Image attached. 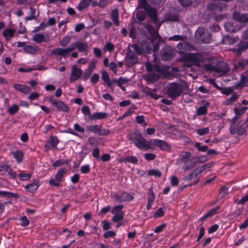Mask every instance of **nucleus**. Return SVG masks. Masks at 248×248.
Here are the masks:
<instances>
[{
	"instance_id": "obj_1",
	"label": "nucleus",
	"mask_w": 248,
	"mask_h": 248,
	"mask_svg": "<svg viewBox=\"0 0 248 248\" xmlns=\"http://www.w3.org/2000/svg\"><path fill=\"white\" fill-rule=\"evenodd\" d=\"M177 48L181 52L180 53L179 60L181 62H221L217 58L212 57L210 58L203 57L200 53H185V51H190L193 47L186 41H183L177 45Z\"/></svg>"
},
{
	"instance_id": "obj_2",
	"label": "nucleus",
	"mask_w": 248,
	"mask_h": 248,
	"mask_svg": "<svg viewBox=\"0 0 248 248\" xmlns=\"http://www.w3.org/2000/svg\"><path fill=\"white\" fill-rule=\"evenodd\" d=\"M129 140L140 149L146 151L152 148V142L150 141H147L138 130L134 131L133 136L129 138Z\"/></svg>"
},
{
	"instance_id": "obj_3",
	"label": "nucleus",
	"mask_w": 248,
	"mask_h": 248,
	"mask_svg": "<svg viewBox=\"0 0 248 248\" xmlns=\"http://www.w3.org/2000/svg\"><path fill=\"white\" fill-rule=\"evenodd\" d=\"M183 93V87L179 83L173 82L166 86V93L169 97L175 100L179 97Z\"/></svg>"
},
{
	"instance_id": "obj_4",
	"label": "nucleus",
	"mask_w": 248,
	"mask_h": 248,
	"mask_svg": "<svg viewBox=\"0 0 248 248\" xmlns=\"http://www.w3.org/2000/svg\"><path fill=\"white\" fill-rule=\"evenodd\" d=\"M202 63L205 70L207 72L214 71L224 74L227 73L230 69L228 63H216V65L215 66L212 65L211 63Z\"/></svg>"
},
{
	"instance_id": "obj_5",
	"label": "nucleus",
	"mask_w": 248,
	"mask_h": 248,
	"mask_svg": "<svg viewBox=\"0 0 248 248\" xmlns=\"http://www.w3.org/2000/svg\"><path fill=\"white\" fill-rule=\"evenodd\" d=\"M146 70L149 72L155 71L161 75H163L164 78H166L170 74V72L167 70L170 68V66L166 65H161L160 63H155L154 65L152 63H145Z\"/></svg>"
},
{
	"instance_id": "obj_6",
	"label": "nucleus",
	"mask_w": 248,
	"mask_h": 248,
	"mask_svg": "<svg viewBox=\"0 0 248 248\" xmlns=\"http://www.w3.org/2000/svg\"><path fill=\"white\" fill-rule=\"evenodd\" d=\"M143 9L148 13L151 20L156 23L157 21L156 11L155 8L151 7L147 2L146 0H138L137 9Z\"/></svg>"
},
{
	"instance_id": "obj_7",
	"label": "nucleus",
	"mask_w": 248,
	"mask_h": 248,
	"mask_svg": "<svg viewBox=\"0 0 248 248\" xmlns=\"http://www.w3.org/2000/svg\"><path fill=\"white\" fill-rule=\"evenodd\" d=\"M248 126L245 122L240 121L233 125L230 126L229 132L231 135L237 134L238 136H242L246 134Z\"/></svg>"
},
{
	"instance_id": "obj_8",
	"label": "nucleus",
	"mask_w": 248,
	"mask_h": 248,
	"mask_svg": "<svg viewBox=\"0 0 248 248\" xmlns=\"http://www.w3.org/2000/svg\"><path fill=\"white\" fill-rule=\"evenodd\" d=\"M86 128L87 131L91 132L101 136H107L110 133V131L108 129L102 128L101 125L94 124L87 125Z\"/></svg>"
},
{
	"instance_id": "obj_9",
	"label": "nucleus",
	"mask_w": 248,
	"mask_h": 248,
	"mask_svg": "<svg viewBox=\"0 0 248 248\" xmlns=\"http://www.w3.org/2000/svg\"><path fill=\"white\" fill-rule=\"evenodd\" d=\"M195 37L203 43H209L211 39L210 34L203 28H199L195 32Z\"/></svg>"
},
{
	"instance_id": "obj_10",
	"label": "nucleus",
	"mask_w": 248,
	"mask_h": 248,
	"mask_svg": "<svg viewBox=\"0 0 248 248\" xmlns=\"http://www.w3.org/2000/svg\"><path fill=\"white\" fill-rule=\"evenodd\" d=\"M208 9L211 11L219 12L227 9V5L220 0H214L207 4Z\"/></svg>"
},
{
	"instance_id": "obj_11",
	"label": "nucleus",
	"mask_w": 248,
	"mask_h": 248,
	"mask_svg": "<svg viewBox=\"0 0 248 248\" xmlns=\"http://www.w3.org/2000/svg\"><path fill=\"white\" fill-rule=\"evenodd\" d=\"M111 198L119 202H130L134 199L133 195L130 193L125 191L115 193L111 196Z\"/></svg>"
},
{
	"instance_id": "obj_12",
	"label": "nucleus",
	"mask_w": 248,
	"mask_h": 248,
	"mask_svg": "<svg viewBox=\"0 0 248 248\" xmlns=\"http://www.w3.org/2000/svg\"><path fill=\"white\" fill-rule=\"evenodd\" d=\"M48 100L58 111L64 112H69V108L62 101L54 98L53 96H50L48 98Z\"/></svg>"
},
{
	"instance_id": "obj_13",
	"label": "nucleus",
	"mask_w": 248,
	"mask_h": 248,
	"mask_svg": "<svg viewBox=\"0 0 248 248\" xmlns=\"http://www.w3.org/2000/svg\"><path fill=\"white\" fill-rule=\"evenodd\" d=\"M66 171L65 168L60 169L55 175V179L51 178L49 180V185L55 187H59L60 186V182L62 181V178Z\"/></svg>"
},
{
	"instance_id": "obj_14",
	"label": "nucleus",
	"mask_w": 248,
	"mask_h": 248,
	"mask_svg": "<svg viewBox=\"0 0 248 248\" xmlns=\"http://www.w3.org/2000/svg\"><path fill=\"white\" fill-rule=\"evenodd\" d=\"M176 50L170 46H165L161 50V56L163 61H170L173 57Z\"/></svg>"
},
{
	"instance_id": "obj_15",
	"label": "nucleus",
	"mask_w": 248,
	"mask_h": 248,
	"mask_svg": "<svg viewBox=\"0 0 248 248\" xmlns=\"http://www.w3.org/2000/svg\"><path fill=\"white\" fill-rule=\"evenodd\" d=\"M75 45H71L70 47L66 48H57L53 49L51 53L54 55L65 57L69 55L70 52L75 49Z\"/></svg>"
},
{
	"instance_id": "obj_16",
	"label": "nucleus",
	"mask_w": 248,
	"mask_h": 248,
	"mask_svg": "<svg viewBox=\"0 0 248 248\" xmlns=\"http://www.w3.org/2000/svg\"><path fill=\"white\" fill-rule=\"evenodd\" d=\"M60 142V140L56 136H51L49 138V140L46 142L45 144V149L46 151H49L51 148L57 149V145Z\"/></svg>"
},
{
	"instance_id": "obj_17",
	"label": "nucleus",
	"mask_w": 248,
	"mask_h": 248,
	"mask_svg": "<svg viewBox=\"0 0 248 248\" xmlns=\"http://www.w3.org/2000/svg\"><path fill=\"white\" fill-rule=\"evenodd\" d=\"M83 74L82 70L74 65L72 66L71 75L70 78L71 82H73L78 79Z\"/></svg>"
},
{
	"instance_id": "obj_18",
	"label": "nucleus",
	"mask_w": 248,
	"mask_h": 248,
	"mask_svg": "<svg viewBox=\"0 0 248 248\" xmlns=\"http://www.w3.org/2000/svg\"><path fill=\"white\" fill-rule=\"evenodd\" d=\"M232 18L235 20L244 24L248 22V14H242L234 11L232 14Z\"/></svg>"
},
{
	"instance_id": "obj_19",
	"label": "nucleus",
	"mask_w": 248,
	"mask_h": 248,
	"mask_svg": "<svg viewBox=\"0 0 248 248\" xmlns=\"http://www.w3.org/2000/svg\"><path fill=\"white\" fill-rule=\"evenodd\" d=\"M236 89H242L245 87H248V76L244 74L241 75V79L239 82L235 83Z\"/></svg>"
},
{
	"instance_id": "obj_20",
	"label": "nucleus",
	"mask_w": 248,
	"mask_h": 248,
	"mask_svg": "<svg viewBox=\"0 0 248 248\" xmlns=\"http://www.w3.org/2000/svg\"><path fill=\"white\" fill-rule=\"evenodd\" d=\"M147 12L145 10H142V9H137V12L136 14V18L137 19V21H136L133 17L135 22H136L139 23H141L142 21H144L146 17H147Z\"/></svg>"
},
{
	"instance_id": "obj_21",
	"label": "nucleus",
	"mask_w": 248,
	"mask_h": 248,
	"mask_svg": "<svg viewBox=\"0 0 248 248\" xmlns=\"http://www.w3.org/2000/svg\"><path fill=\"white\" fill-rule=\"evenodd\" d=\"M154 144L160 148L162 150L168 151L170 149V146L167 142L161 140H155Z\"/></svg>"
},
{
	"instance_id": "obj_22",
	"label": "nucleus",
	"mask_w": 248,
	"mask_h": 248,
	"mask_svg": "<svg viewBox=\"0 0 248 248\" xmlns=\"http://www.w3.org/2000/svg\"><path fill=\"white\" fill-rule=\"evenodd\" d=\"M235 106L236 107L233 108V110L235 114L239 118L248 109L247 107H243L240 108L241 107V104L240 103H237L235 105Z\"/></svg>"
},
{
	"instance_id": "obj_23",
	"label": "nucleus",
	"mask_w": 248,
	"mask_h": 248,
	"mask_svg": "<svg viewBox=\"0 0 248 248\" xmlns=\"http://www.w3.org/2000/svg\"><path fill=\"white\" fill-rule=\"evenodd\" d=\"M39 186V183L36 179H34L33 182L27 185L25 187V189L27 191L33 193L35 192Z\"/></svg>"
},
{
	"instance_id": "obj_24",
	"label": "nucleus",
	"mask_w": 248,
	"mask_h": 248,
	"mask_svg": "<svg viewBox=\"0 0 248 248\" xmlns=\"http://www.w3.org/2000/svg\"><path fill=\"white\" fill-rule=\"evenodd\" d=\"M224 28L226 31L230 33L234 32L239 30V28L232 22H226L224 24Z\"/></svg>"
},
{
	"instance_id": "obj_25",
	"label": "nucleus",
	"mask_w": 248,
	"mask_h": 248,
	"mask_svg": "<svg viewBox=\"0 0 248 248\" xmlns=\"http://www.w3.org/2000/svg\"><path fill=\"white\" fill-rule=\"evenodd\" d=\"M23 49L24 51L31 54H34L40 50V48L36 45H27L24 46Z\"/></svg>"
},
{
	"instance_id": "obj_26",
	"label": "nucleus",
	"mask_w": 248,
	"mask_h": 248,
	"mask_svg": "<svg viewBox=\"0 0 248 248\" xmlns=\"http://www.w3.org/2000/svg\"><path fill=\"white\" fill-rule=\"evenodd\" d=\"M13 86L16 90L21 92L25 94H28L31 91V88L25 85L15 84Z\"/></svg>"
},
{
	"instance_id": "obj_27",
	"label": "nucleus",
	"mask_w": 248,
	"mask_h": 248,
	"mask_svg": "<svg viewBox=\"0 0 248 248\" xmlns=\"http://www.w3.org/2000/svg\"><path fill=\"white\" fill-rule=\"evenodd\" d=\"M149 196L147 199V203L146 205V209L149 210L151 209L152 204L155 201V197L154 192L153 191L152 189L151 188L149 189Z\"/></svg>"
},
{
	"instance_id": "obj_28",
	"label": "nucleus",
	"mask_w": 248,
	"mask_h": 248,
	"mask_svg": "<svg viewBox=\"0 0 248 248\" xmlns=\"http://www.w3.org/2000/svg\"><path fill=\"white\" fill-rule=\"evenodd\" d=\"M95 63H91L88 66L87 69L86 70L85 73L84 74L82 78L84 80H86L88 79L91 76L92 72L93 71V69L95 66Z\"/></svg>"
},
{
	"instance_id": "obj_29",
	"label": "nucleus",
	"mask_w": 248,
	"mask_h": 248,
	"mask_svg": "<svg viewBox=\"0 0 248 248\" xmlns=\"http://www.w3.org/2000/svg\"><path fill=\"white\" fill-rule=\"evenodd\" d=\"M108 116V113L106 112H95L91 116L90 120H102L106 118Z\"/></svg>"
},
{
	"instance_id": "obj_30",
	"label": "nucleus",
	"mask_w": 248,
	"mask_h": 248,
	"mask_svg": "<svg viewBox=\"0 0 248 248\" xmlns=\"http://www.w3.org/2000/svg\"><path fill=\"white\" fill-rule=\"evenodd\" d=\"M11 154L18 163L21 162L23 158V153L21 150H17L15 152H11Z\"/></svg>"
},
{
	"instance_id": "obj_31",
	"label": "nucleus",
	"mask_w": 248,
	"mask_h": 248,
	"mask_svg": "<svg viewBox=\"0 0 248 248\" xmlns=\"http://www.w3.org/2000/svg\"><path fill=\"white\" fill-rule=\"evenodd\" d=\"M248 48V41L241 42L238 45V47L236 50L237 55H240L243 51Z\"/></svg>"
},
{
	"instance_id": "obj_32",
	"label": "nucleus",
	"mask_w": 248,
	"mask_h": 248,
	"mask_svg": "<svg viewBox=\"0 0 248 248\" xmlns=\"http://www.w3.org/2000/svg\"><path fill=\"white\" fill-rule=\"evenodd\" d=\"M72 45H75L76 46L75 48L77 47L80 52H85L88 49V46L86 43L78 42Z\"/></svg>"
},
{
	"instance_id": "obj_33",
	"label": "nucleus",
	"mask_w": 248,
	"mask_h": 248,
	"mask_svg": "<svg viewBox=\"0 0 248 248\" xmlns=\"http://www.w3.org/2000/svg\"><path fill=\"white\" fill-rule=\"evenodd\" d=\"M46 69V68H45L44 66H40L38 67L37 68H35V66H33L32 67H30V68L20 67L18 69V71L19 72H29L32 70H44Z\"/></svg>"
},
{
	"instance_id": "obj_34",
	"label": "nucleus",
	"mask_w": 248,
	"mask_h": 248,
	"mask_svg": "<svg viewBox=\"0 0 248 248\" xmlns=\"http://www.w3.org/2000/svg\"><path fill=\"white\" fill-rule=\"evenodd\" d=\"M138 160L135 156H129L122 157L120 159V162H131L133 164H137Z\"/></svg>"
},
{
	"instance_id": "obj_35",
	"label": "nucleus",
	"mask_w": 248,
	"mask_h": 248,
	"mask_svg": "<svg viewBox=\"0 0 248 248\" xmlns=\"http://www.w3.org/2000/svg\"><path fill=\"white\" fill-rule=\"evenodd\" d=\"M145 28L151 35L152 39H156L158 37V33L156 31L152 26H151L149 24H147L145 26Z\"/></svg>"
},
{
	"instance_id": "obj_36",
	"label": "nucleus",
	"mask_w": 248,
	"mask_h": 248,
	"mask_svg": "<svg viewBox=\"0 0 248 248\" xmlns=\"http://www.w3.org/2000/svg\"><path fill=\"white\" fill-rule=\"evenodd\" d=\"M0 196L8 198H18L19 197L17 194L6 191H0Z\"/></svg>"
},
{
	"instance_id": "obj_37",
	"label": "nucleus",
	"mask_w": 248,
	"mask_h": 248,
	"mask_svg": "<svg viewBox=\"0 0 248 248\" xmlns=\"http://www.w3.org/2000/svg\"><path fill=\"white\" fill-rule=\"evenodd\" d=\"M118 11L117 9H114L111 11V17L112 20L114 22V24L118 26H119V22L118 20Z\"/></svg>"
},
{
	"instance_id": "obj_38",
	"label": "nucleus",
	"mask_w": 248,
	"mask_h": 248,
	"mask_svg": "<svg viewBox=\"0 0 248 248\" xmlns=\"http://www.w3.org/2000/svg\"><path fill=\"white\" fill-rule=\"evenodd\" d=\"M92 0H82L78 5L77 8L79 11L86 9L91 4Z\"/></svg>"
},
{
	"instance_id": "obj_39",
	"label": "nucleus",
	"mask_w": 248,
	"mask_h": 248,
	"mask_svg": "<svg viewBox=\"0 0 248 248\" xmlns=\"http://www.w3.org/2000/svg\"><path fill=\"white\" fill-rule=\"evenodd\" d=\"M196 164V162H195V160H193V158L192 159L190 160V161L188 163H185V164L182 167V170L185 171H188L193 168Z\"/></svg>"
},
{
	"instance_id": "obj_40",
	"label": "nucleus",
	"mask_w": 248,
	"mask_h": 248,
	"mask_svg": "<svg viewBox=\"0 0 248 248\" xmlns=\"http://www.w3.org/2000/svg\"><path fill=\"white\" fill-rule=\"evenodd\" d=\"M209 103L206 102L204 106L200 107L197 110V115H204L207 113V106H208Z\"/></svg>"
},
{
	"instance_id": "obj_41",
	"label": "nucleus",
	"mask_w": 248,
	"mask_h": 248,
	"mask_svg": "<svg viewBox=\"0 0 248 248\" xmlns=\"http://www.w3.org/2000/svg\"><path fill=\"white\" fill-rule=\"evenodd\" d=\"M102 79L104 81L107 86L108 87H111V82L109 79V77L108 73L106 71H103L102 73Z\"/></svg>"
},
{
	"instance_id": "obj_42",
	"label": "nucleus",
	"mask_w": 248,
	"mask_h": 248,
	"mask_svg": "<svg viewBox=\"0 0 248 248\" xmlns=\"http://www.w3.org/2000/svg\"><path fill=\"white\" fill-rule=\"evenodd\" d=\"M239 97V95L237 94L236 93H234L232 94L231 96L227 99L224 103L225 105H229L232 104L233 102L236 101Z\"/></svg>"
},
{
	"instance_id": "obj_43",
	"label": "nucleus",
	"mask_w": 248,
	"mask_h": 248,
	"mask_svg": "<svg viewBox=\"0 0 248 248\" xmlns=\"http://www.w3.org/2000/svg\"><path fill=\"white\" fill-rule=\"evenodd\" d=\"M191 156V153L190 152L187 151L185 152L184 155H180L179 159L181 162L186 163L187 162Z\"/></svg>"
},
{
	"instance_id": "obj_44",
	"label": "nucleus",
	"mask_w": 248,
	"mask_h": 248,
	"mask_svg": "<svg viewBox=\"0 0 248 248\" xmlns=\"http://www.w3.org/2000/svg\"><path fill=\"white\" fill-rule=\"evenodd\" d=\"M45 38L44 35L42 33L35 34L32 37V40L37 43H40L45 41Z\"/></svg>"
},
{
	"instance_id": "obj_45",
	"label": "nucleus",
	"mask_w": 248,
	"mask_h": 248,
	"mask_svg": "<svg viewBox=\"0 0 248 248\" xmlns=\"http://www.w3.org/2000/svg\"><path fill=\"white\" fill-rule=\"evenodd\" d=\"M70 161V160L68 159H58L53 163V166L56 168L59 167L63 165H66L69 164Z\"/></svg>"
},
{
	"instance_id": "obj_46",
	"label": "nucleus",
	"mask_w": 248,
	"mask_h": 248,
	"mask_svg": "<svg viewBox=\"0 0 248 248\" xmlns=\"http://www.w3.org/2000/svg\"><path fill=\"white\" fill-rule=\"evenodd\" d=\"M159 78V77L155 73H152L147 75L146 77V79L149 82H154L157 80Z\"/></svg>"
},
{
	"instance_id": "obj_47",
	"label": "nucleus",
	"mask_w": 248,
	"mask_h": 248,
	"mask_svg": "<svg viewBox=\"0 0 248 248\" xmlns=\"http://www.w3.org/2000/svg\"><path fill=\"white\" fill-rule=\"evenodd\" d=\"M194 147L196 148L198 151L202 152H205L207 151L208 148L207 145L202 146L201 143L199 142H196L194 144Z\"/></svg>"
},
{
	"instance_id": "obj_48",
	"label": "nucleus",
	"mask_w": 248,
	"mask_h": 248,
	"mask_svg": "<svg viewBox=\"0 0 248 248\" xmlns=\"http://www.w3.org/2000/svg\"><path fill=\"white\" fill-rule=\"evenodd\" d=\"M19 110V107L17 105L14 104L8 108V112L10 115H13L15 114Z\"/></svg>"
},
{
	"instance_id": "obj_49",
	"label": "nucleus",
	"mask_w": 248,
	"mask_h": 248,
	"mask_svg": "<svg viewBox=\"0 0 248 248\" xmlns=\"http://www.w3.org/2000/svg\"><path fill=\"white\" fill-rule=\"evenodd\" d=\"M11 167L9 165H7L6 163H2L0 166V172L1 175H3L6 172H8L9 171L10 169H11Z\"/></svg>"
},
{
	"instance_id": "obj_50",
	"label": "nucleus",
	"mask_w": 248,
	"mask_h": 248,
	"mask_svg": "<svg viewBox=\"0 0 248 248\" xmlns=\"http://www.w3.org/2000/svg\"><path fill=\"white\" fill-rule=\"evenodd\" d=\"M15 32V31L12 29H6L3 32V35L5 36L6 39L8 40L9 38L12 37Z\"/></svg>"
},
{
	"instance_id": "obj_51",
	"label": "nucleus",
	"mask_w": 248,
	"mask_h": 248,
	"mask_svg": "<svg viewBox=\"0 0 248 248\" xmlns=\"http://www.w3.org/2000/svg\"><path fill=\"white\" fill-rule=\"evenodd\" d=\"M196 163H203L208 160V157L206 155H202L200 156H197L193 158Z\"/></svg>"
},
{
	"instance_id": "obj_52",
	"label": "nucleus",
	"mask_w": 248,
	"mask_h": 248,
	"mask_svg": "<svg viewBox=\"0 0 248 248\" xmlns=\"http://www.w3.org/2000/svg\"><path fill=\"white\" fill-rule=\"evenodd\" d=\"M148 175L149 176H155L157 177H160L162 176V173L159 170L152 169L149 170Z\"/></svg>"
},
{
	"instance_id": "obj_53",
	"label": "nucleus",
	"mask_w": 248,
	"mask_h": 248,
	"mask_svg": "<svg viewBox=\"0 0 248 248\" xmlns=\"http://www.w3.org/2000/svg\"><path fill=\"white\" fill-rule=\"evenodd\" d=\"M81 112L85 116H88V118L90 120L91 116L92 115L91 114L90 108L87 106H84L81 109Z\"/></svg>"
},
{
	"instance_id": "obj_54",
	"label": "nucleus",
	"mask_w": 248,
	"mask_h": 248,
	"mask_svg": "<svg viewBox=\"0 0 248 248\" xmlns=\"http://www.w3.org/2000/svg\"><path fill=\"white\" fill-rule=\"evenodd\" d=\"M209 132V129L208 127H205L203 128L197 129L196 130V132L197 134L200 136H203L208 134Z\"/></svg>"
},
{
	"instance_id": "obj_55",
	"label": "nucleus",
	"mask_w": 248,
	"mask_h": 248,
	"mask_svg": "<svg viewBox=\"0 0 248 248\" xmlns=\"http://www.w3.org/2000/svg\"><path fill=\"white\" fill-rule=\"evenodd\" d=\"M31 173H20L18 175V177L19 178V179L21 181H27L30 179L31 177Z\"/></svg>"
},
{
	"instance_id": "obj_56",
	"label": "nucleus",
	"mask_w": 248,
	"mask_h": 248,
	"mask_svg": "<svg viewBox=\"0 0 248 248\" xmlns=\"http://www.w3.org/2000/svg\"><path fill=\"white\" fill-rule=\"evenodd\" d=\"M124 207L123 205H116L112 208L111 212L112 214H120Z\"/></svg>"
},
{
	"instance_id": "obj_57",
	"label": "nucleus",
	"mask_w": 248,
	"mask_h": 248,
	"mask_svg": "<svg viewBox=\"0 0 248 248\" xmlns=\"http://www.w3.org/2000/svg\"><path fill=\"white\" fill-rule=\"evenodd\" d=\"M166 19L169 21H176L179 20V17L177 15L173 14H169L166 15Z\"/></svg>"
},
{
	"instance_id": "obj_58",
	"label": "nucleus",
	"mask_w": 248,
	"mask_h": 248,
	"mask_svg": "<svg viewBox=\"0 0 248 248\" xmlns=\"http://www.w3.org/2000/svg\"><path fill=\"white\" fill-rule=\"evenodd\" d=\"M165 214V212L162 208H158L154 214V217L155 218L162 217Z\"/></svg>"
},
{
	"instance_id": "obj_59",
	"label": "nucleus",
	"mask_w": 248,
	"mask_h": 248,
	"mask_svg": "<svg viewBox=\"0 0 248 248\" xmlns=\"http://www.w3.org/2000/svg\"><path fill=\"white\" fill-rule=\"evenodd\" d=\"M114 215V216L112 218V220L114 222H117L118 221L122 220L124 218L123 212H121L120 214H116Z\"/></svg>"
},
{
	"instance_id": "obj_60",
	"label": "nucleus",
	"mask_w": 248,
	"mask_h": 248,
	"mask_svg": "<svg viewBox=\"0 0 248 248\" xmlns=\"http://www.w3.org/2000/svg\"><path fill=\"white\" fill-rule=\"evenodd\" d=\"M127 58L130 60L133 61L134 62H137V57L136 54L129 50L127 53Z\"/></svg>"
},
{
	"instance_id": "obj_61",
	"label": "nucleus",
	"mask_w": 248,
	"mask_h": 248,
	"mask_svg": "<svg viewBox=\"0 0 248 248\" xmlns=\"http://www.w3.org/2000/svg\"><path fill=\"white\" fill-rule=\"evenodd\" d=\"M92 155L97 161H99L100 160L99 156L100 149L98 148H94L92 152Z\"/></svg>"
},
{
	"instance_id": "obj_62",
	"label": "nucleus",
	"mask_w": 248,
	"mask_h": 248,
	"mask_svg": "<svg viewBox=\"0 0 248 248\" xmlns=\"http://www.w3.org/2000/svg\"><path fill=\"white\" fill-rule=\"evenodd\" d=\"M223 42L226 44H233L235 42V38H231L229 36H225L223 39Z\"/></svg>"
},
{
	"instance_id": "obj_63",
	"label": "nucleus",
	"mask_w": 248,
	"mask_h": 248,
	"mask_svg": "<svg viewBox=\"0 0 248 248\" xmlns=\"http://www.w3.org/2000/svg\"><path fill=\"white\" fill-rule=\"evenodd\" d=\"M70 37L65 36L62 39V40L60 41V45L63 47L66 46L69 44L70 40Z\"/></svg>"
},
{
	"instance_id": "obj_64",
	"label": "nucleus",
	"mask_w": 248,
	"mask_h": 248,
	"mask_svg": "<svg viewBox=\"0 0 248 248\" xmlns=\"http://www.w3.org/2000/svg\"><path fill=\"white\" fill-rule=\"evenodd\" d=\"M90 171V167L89 165L82 166L80 168V171L83 174H87Z\"/></svg>"
}]
</instances>
